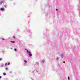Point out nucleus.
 <instances>
[{
  "label": "nucleus",
  "mask_w": 80,
  "mask_h": 80,
  "mask_svg": "<svg viewBox=\"0 0 80 80\" xmlns=\"http://www.w3.org/2000/svg\"><path fill=\"white\" fill-rule=\"evenodd\" d=\"M25 50H26L27 51V52H28V53H29V54H30L31 53L30 52H29L28 50L26 49H25Z\"/></svg>",
  "instance_id": "obj_1"
},
{
  "label": "nucleus",
  "mask_w": 80,
  "mask_h": 80,
  "mask_svg": "<svg viewBox=\"0 0 80 80\" xmlns=\"http://www.w3.org/2000/svg\"><path fill=\"white\" fill-rule=\"evenodd\" d=\"M0 10L1 11H4L5 9H4V8H1Z\"/></svg>",
  "instance_id": "obj_2"
},
{
  "label": "nucleus",
  "mask_w": 80,
  "mask_h": 80,
  "mask_svg": "<svg viewBox=\"0 0 80 80\" xmlns=\"http://www.w3.org/2000/svg\"><path fill=\"white\" fill-rule=\"evenodd\" d=\"M3 65H4L3 64H2L1 65V67H3Z\"/></svg>",
  "instance_id": "obj_3"
},
{
  "label": "nucleus",
  "mask_w": 80,
  "mask_h": 80,
  "mask_svg": "<svg viewBox=\"0 0 80 80\" xmlns=\"http://www.w3.org/2000/svg\"><path fill=\"white\" fill-rule=\"evenodd\" d=\"M11 42H12V43H15V41H11Z\"/></svg>",
  "instance_id": "obj_4"
},
{
  "label": "nucleus",
  "mask_w": 80,
  "mask_h": 80,
  "mask_svg": "<svg viewBox=\"0 0 80 80\" xmlns=\"http://www.w3.org/2000/svg\"><path fill=\"white\" fill-rule=\"evenodd\" d=\"M4 1H2V2H1V4H1L2 3H4Z\"/></svg>",
  "instance_id": "obj_5"
},
{
  "label": "nucleus",
  "mask_w": 80,
  "mask_h": 80,
  "mask_svg": "<svg viewBox=\"0 0 80 80\" xmlns=\"http://www.w3.org/2000/svg\"><path fill=\"white\" fill-rule=\"evenodd\" d=\"M61 56L62 58H63V55L62 54L61 55Z\"/></svg>",
  "instance_id": "obj_6"
},
{
  "label": "nucleus",
  "mask_w": 80,
  "mask_h": 80,
  "mask_svg": "<svg viewBox=\"0 0 80 80\" xmlns=\"http://www.w3.org/2000/svg\"><path fill=\"white\" fill-rule=\"evenodd\" d=\"M24 62H25V63H27V61L26 60H25L24 61Z\"/></svg>",
  "instance_id": "obj_7"
},
{
  "label": "nucleus",
  "mask_w": 80,
  "mask_h": 80,
  "mask_svg": "<svg viewBox=\"0 0 80 80\" xmlns=\"http://www.w3.org/2000/svg\"><path fill=\"white\" fill-rule=\"evenodd\" d=\"M3 75H6V73H5V72H4V73H3Z\"/></svg>",
  "instance_id": "obj_8"
},
{
  "label": "nucleus",
  "mask_w": 80,
  "mask_h": 80,
  "mask_svg": "<svg viewBox=\"0 0 80 80\" xmlns=\"http://www.w3.org/2000/svg\"><path fill=\"white\" fill-rule=\"evenodd\" d=\"M8 65V64L7 63H5V66H6L7 65Z\"/></svg>",
  "instance_id": "obj_9"
},
{
  "label": "nucleus",
  "mask_w": 80,
  "mask_h": 80,
  "mask_svg": "<svg viewBox=\"0 0 80 80\" xmlns=\"http://www.w3.org/2000/svg\"><path fill=\"white\" fill-rule=\"evenodd\" d=\"M5 69H6V70H8V68H5Z\"/></svg>",
  "instance_id": "obj_10"
},
{
  "label": "nucleus",
  "mask_w": 80,
  "mask_h": 80,
  "mask_svg": "<svg viewBox=\"0 0 80 80\" xmlns=\"http://www.w3.org/2000/svg\"><path fill=\"white\" fill-rule=\"evenodd\" d=\"M29 57L31 56H32V54H29Z\"/></svg>",
  "instance_id": "obj_11"
},
{
  "label": "nucleus",
  "mask_w": 80,
  "mask_h": 80,
  "mask_svg": "<svg viewBox=\"0 0 80 80\" xmlns=\"http://www.w3.org/2000/svg\"><path fill=\"white\" fill-rule=\"evenodd\" d=\"M68 80H70V78L69 77V76L68 77Z\"/></svg>",
  "instance_id": "obj_12"
},
{
  "label": "nucleus",
  "mask_w": 80,
  "mask_h": 80,
  "mask_svg": "<svg viewBox=\"0 0 80 80\" xmlns=\"http://www.w3.org/2000/svg\"><path fill=\"white\" fill-rule=\"evenodd\" d=\"M42 62L44 63V61L43 60V61H42Z\"/></svg>",
  "instance_id": "obj_13"
},
{
  "label": "nucleus",
  "mask_w": 80,
  "mask_h": 80,
  "mask_svg": "<svg viewBox=\"0 0 80 80\" xmlns=\"http://www.w3.org/2000/svg\"><path fill=\"white\" fill-rule=\"evenodd\" d=\"M10 63H9V62H8V65H10Z\"/></svg>",
  "instance_id": "obj_14"
},
{
  "label": "nucleus",
  "mask_w": 80,
  "mask_h": 80,
  "mask_svg": "<svg viewBox=\"0 0 80 80\" xmlns=\"http://www.w3.org/2000/svg\"><path fill=\"white\" fill-rule=\"evenodd\" d=\"M14 51H17V49H14Z\"/></svg>",
  "instance_id": "obj_15"
},
{
  "label": "nucleus",
  "mask_w": 80,
  "mask_h": 80,
  "mask_svg": "<svg viewBox=\"0 0 80 80\" xmlns=\"http://www.w3.org/2000/svg\"><path fill=\"white\" fill-rule=\"evenodd\" d=\"M2 60V59L1 58H0V61H1Z\"/></svg>",
  "instance_id": "obj_16"
},
{
  "label": "nucleus",
  "mask_w": 80,
  "mask_h": 80,
  "mask_svg": "<svg viewBox=\"0 0 80 80\" xmlns=\"http://www.w3.org/2000/svg\"><path fill=\"white\" fill-rule=\"evenodd\" d=\"M58 59H59L58 58H57V60H58Z\"/></svg>",
  "instance_id": "obj_17"
},
{
  "label": "nucleus",
  "mask_w": 80,
  "mask_h": 80,
  "mask_svg": "<svg viewBox=\"0 0 80 80\" xmlns=\"http://www.w3.org/2000/svg\"><path fill=\"white\" fill-rule=\"evenodd\" d=\"M13 38H16L14 36H13Z\"/></svg>",
  "instance_id": "obj_18"
},
{
  "label": "nucleus",
  "mask_w": 80,
  "mask_h": 80,
  "mask_svg": "<svg viewBox=\"0 0 80 80\" xmlns=\"http://www.w3.org/2000/svg\"><path fill=\"white\" fill-rule=\"evenodd\" d=\"M1 78H2V76H0V79H1Z\"/></svg>",
  "instance_id": "obj_19"
},
{
  "label": "nucleus",
  "mask_w": 80,
  "mask_h": 80,
  "mask_svg": "<svg viewBox=\"0 0 80 80\" xmlns=\"http://www.w3.org/2000/svg\"><path fill=\"white\" fill-rule=\"evenodd\" d=\"M56 10L58 11V9H56Z\"/></svg>",
  "instance_id": "obj_20"
},
{
  "label": "nucleus",
  "mask_w": 80,
  "mask_h": 80,
  "mask_svg": "<svg viewBox=\"0 0 80 80\" xmlns=\"http://www.w3.org/2000/svg\"><path fill=\"white\" fill-rule=\"evenodd\" d=\"M3 40H5V39H3Z\"/></svg>",
  "instance_id": "obj_21"
},
{
  "label": "nucleus",
  "mask_w": 80,
  "mask_h": 80,
  "mask_svg": "<svg viewBox=\"0 0 80 80\" xmlns=\"http://www.w3.org/2000/svg\"><path fill=\"white\" fill-rule=\"evenodd\" d=\"M11 49H12V48H11Z\"/></svg>",
  "instance_id": "obj_22"
},
{
  "label": "nucleus",
  "mask_w": 80,
  "mask_h": 80,
  "mask_svg": "<svg viewBox=\"0 0 80 80\" xmlns=\"http://www.w3.org/2000/svg\"><path fill=\"white\" fill-rule=\"evenodd\" d=\"M63 63H64L65 62H64Z\"/></svg>",
  "instance_id": "obj_23"
},
{
  "label": "nucleus",
  "mask_w": 80,
  "mask_h": 80,
  "mask_svg": "<svg viewBox=\"0 0 80 80\" xmlns=\"http://www.w3.org/2000/svg\"><path fill=\"white\" fill-rule=\"evenodd\" d=\"M63 63H64L65 62H64Z\"/></svg>",
  "instance_id": "obj_24"
}]
</instances>
